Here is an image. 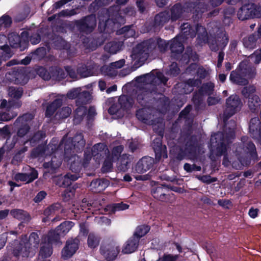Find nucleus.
I'll use <instances>...</instances> for the list:
<instances>
[{
  "instance_id": "f257e3e1",
  "label": "nucleus",
  "mask_w": 261,
  "mask_h": 261,
  "mask_svg": "<svg viewBox=\"0 0 261 261\" xmlns=\"http://www.w3.org/2000/svg\"><path fill=\"white\" fill-rule=\"evenodd\" d=\"M242 103L239 96L236 94L231 95L226 100V109L224 112L223 120L226 127V135L223 132H218L212 135L210 139V145L212 148H216L217 155L221 156L227 152L226 139H233L235 137L236 122L231 120L227 126L226 121L232 116L239 111Z\"/></svg>"
},
{
  "instance_id": "f03ea898",
  "label": "nucleus",
  "mask_w": 261,
  "mask_h": 261,
  "mask_svg": "<svg viewBox=\"0 0 261 261\" xmlns=\"http://www.w3.org/2000/svg\"><path fill=\"white\" fill-rule=\"evenodd\" d=\"M206 10V5L200 0H188L182 5L180 3L173 5L170 9V18L172 22L180 19L184 12L193 14L194 20H198Z\"/></svg>"
},
{
  "instance_id": "7ed1b4c3",
  "label": "nucleus",
  "mask_w": 261,
  "mask_h": 261,
  "mask_svg": "<svg viewBox=\"0 0 261 261\" xmlns=\"http://www.w3.org/2000/svg\"><path fill=\"white\" fill-rule=\"evenodd\" d=\"M74 224L71 221H66L59 225L56 230L49 232L47 238H44V242L42 244L39 253V256L46 258L52 254L51 244L57 242L59 237L64 236L72 228Z\"/></svg>"
},
{
  "instance_id": "20e7f679",
  "label": "nucleus",
  "mask_w": 261,
  "mask_h": 261,
  "mask_svg": "<svg viewBox=\"0 0 261 261\" xmlns=\"http://www.w3.org/2000/svg\"><path fill=\"white\" fill-rule=\"evenodd\" d=\"M236 155L240 163H251L259 159L254 144L247 136L241 137V142L236 145Z\"/></svg>"
},
{
  "instance_id": "39448f33",
  "label": "nucleus",
  "mask_w": 261,
  "mask_h": 261,
  "mask_svg": "<svg viewBox=\"0 0 261 261\" xmlns=\"http://www.w3.org/2000/svg\"><path fill=\"white\" fill-rule=\"evenodd\" d=\"M83 148L85 145V141L82 134H77L73 138H63L59 144V147L64 145V159L65 162H68L75 158L76 154L74 153L73 149L76 145Z\"/></svg>"
},
{
  "instance_id": "423d86ee",
  "label": "nucleus",
  "mask_w": 261,
  "mask_h": 261,
  "mask_svg": "<svg viewBox=\"0 0 261 261\" xmlns=\"http://www.w3.org/2000/svg\"><path fill=\"white\" fill-rule=\"evenodd\" d=\"M120 6L117 4L110 6L107 10L109 18L107 20H106L105 22H102L99 21L98 24V30L100 32L103 33L101 34L100 36L97 37L96 38V42L99 43L100 45L102 44L105 41L104 34L105 33H107L108 32L107 27L109 19H111L113 20L114 23H116L117 21V19L121 16V13L120 12Z\"/></svg>"
},
{
  "instance_id": "0eeeda50",
  "label": "nucleus",
  "mask_w": 261,
  "mask_h": 261,
  "mask_svg": "<svg viewBox=\"0 0 261 261\" xmlns=\"http://www.w3.org/2000/svg\"><path fill=\"white\" fill-rule=\"evenodd\" d=\"M237 17L241 21L261 18V6L251 3L244 4L238 11Z\"/></svg>"
},
{
  "instance_id": "6e6552de",
  "label": "nucleus",
  "mask_w": 261,
  "mask_h": 261,
  "mask_svg": "<svg viewBox=\"0 0 261 261\" xmlns=\"http://www.w3.org/2000/svg\"><path fill=\"white\" fill-rule=\"evenodd\" d=\"M38 244L39 237L37 233L33 232L31 234L28 242L22 241L17 252L16 251L15 253L23 257L32 256L36 252Z\"/></svg>"
},
{
  "instance_id": "1a4fd4ad",
  "label": "nucleus",
  "mask_w": 261,
  "mask_h": 261,
  "mask_svg": "<svg viewBox=\"0 0 261 261\" xmlns=\"http://www.w3.org/2000/svg\"><path fill=\"white\" fill-rule=\"evenodd\" d=\"M74 27L82 34L86 35L92 33L96 27L97 21L95 14H90L73 21Z\"/></svg>"
},
{
  "instance_id": "9d476101",
  "label": "nucleus",
  "mask_w": 261,
  "mask_h": 261,
  "mask_svg": "<svg viewBox=\"0 0 261 261\" xmlns=\"http://www.w3.org/2000/svg\"><path fill=\"white\" fill-rule=\"evenodd\" d=\"M119 244L114 240H105L100 248V254L108 261L114 260L120 252Z\"/></svg>"
},
{
  "instance_id": "9b49d317",
  "label": "nucleus",
  "mask_w": 261,
  "mask_h": 261,
  "mask_svg": "<svg viewBox=\"0 0 261 261\" xmlns=\"http://www.w3.org/2000/svg\"><path fill=\"white\" fill-rule=\"evenodd\" d=\"M170 19V13L165 10L156 14L152 21L146 22L144 25L147 32H155L162 28Z\"/></svg>"
},
{
  "instance_id": "f8f14e48",
  "label": "nucleus",
  "mask_w": 261,
  "mask_h": 261,
  "mask_svg": "<svg viewBox=\"0 0 261 261\" xmlns=\"http://www.w3.org/2000/svg\"><path fill=\"white\" fill-rule=\"evenodd\" d=\"M69 171L63 177L56 181L59 186H68L71 182L77 180L82 174V168L83 164H70Z\"/></svg>"
},
{
  "instance_id": "ddd939ff",
  "label": "nucleus",
  "mask_w": 261,
  "mask_h": 261,
  "mask_svg": "<svg viewBox=\"0 0 261 261\" xmlns=\"http://www.w3.org/2000/svg\"><path fill=\"white\" fill-rule=\"evenodd\" d=\"M255 88L254 86H246L242 90V94L246 98H248V107L252 113H257L260 109V98L255 95Z\"/></svg>"
},
{
  "instance_id": "4468645a",
  "label": "nucleus",
  "mask_w": 261,
  "mask_h": 261,
  "mask_svg": "<svg viewBox=\"0 0 261 261\" xmlns=\"http://www.w3.org/2000/svg\"><path fill=\"white\" fill-rule=\"evenodd\" d=\"M138 48L140 49L139 52L137 54V56L141 59V55L143 54L145 55V60H146L150 53H155L156 51V45L155 37L151 38L148 40H145L139 45Z\"/></svg>"
},
{
  "instance_id": "2eb2a0df",
  "label": "nucleus",
  "mask_w": 261,
  "mask_h": 261,
  "mask_svg": "<svg viewBox=\"0 0 261 261\" xmlns=\"http://www.w3.org/2000/svg\"><path fill=\"white\" fill-rule=\"evenodd\" d=\"M106 145L102 143H97L92 148L91 151L86 150L84 152V162L83 163H88L92 157L98 160L97 163H100L101 157L103 158V151Z\"/></svg>"
},
{
  "instance_id": "dca6fc26",
  "label": "nucleus",
  "mask_w": 261,
  "mask_h": 261,
  "mask_svg": "<svg viewBox=\"0 0 261 261\" xmlns=\"http://www.w3.org/2000/svg\"><path fill=\"white\" fill-rule=\"evenodd\" d=\"M124 147L123 145H120L113 147L111 153L107 146L103 151L106 158L103 163H113L119 159L121 153L123 151Z\"/></svg>"
},
{
  "instance_id": "f3484780",
  "label": "nucleus",
  "mask_w": 261,
  "mask_h": 261,
  "mask_svg": "<svg viewBox=\"0 0 261 261\" xmlns=\"http://www.w3.org/2000/svg\"><path fill=\"white\" fill-rule=\"evenodd\" d=\"M8 40L12 48H19L21 51L24 50L28 47V39L22 38L18 34L12 33L9 35Z\"/></svg>"
},
{
  "instance_id": "a211bd4d",
  "label": "nucleus",
  "mask_w": 261,
  "mask_h": 261,
  "mask_svg": "<svg viewBox=\"0 0 261 261\" xmlns=\"http://www.w3.org/2000/svg\"><path fill=\"white\" fill-rule=\"evenodd\" d=\"M261 42V24L257 32H255L248 37L243 39V44L245 48L253 49L256 46L257 41Z\"/></svg>"
},
{
  "instance_id": "6ab92c4d",
  "label": "nucleus",
  "mask_w": 261,
  "mask_h": 261,
  "mask_svg": "<svg viewBox=\"0 0 261 261\" xmlns=\"http://www.w3.org/2000/svg\"><path fill=\"white\" fill-rule=\"evenodd\" d=\"M152 148L155 153L156 161L159 162L162 158L166 159L168 157L167 147L163 145L162 140L159 138H155L152 142Z\"/></svg>"
},
{
  "instance_id": "aec40b11",
  "label": "nucleus",
  "mask_w": 261,
  "mask_h": 261,
  "mask_svg": "<svg viewBox=\"0 0 261 261\" xmlns=\"http://www.w3.org/2000/svg\"><path fill=\"white\" fill-rule=\"evenodd\" d=\"M169 48L172 57L175 60L178 59L180 54L183 53L185 49L181 39L178 36L174 37L171 40Z\"/></svg>"
},
{
  "instance_id": "412c9836",
  "label": "nucleus",
  "mask_w": 261,
  "mask_h": 261,
  "mask_svg": "<svg viewBox=\"0 0 261 261\" xmlns=\"http://www.w3.org/2000/svg\"><path fill=\"white\" fill-rule=\"evenodd\" d=\"M249 130L250 136L257 139L261 144V122L257 117L251 118L250 120Z\"/></svg>"
},
{
  "instance_id": "4be33fe9",
  "label": "nucleus",
  "mask_w": 261,
  "mask_h": 261,
  "mask_svg": "<svg viewBox=\"0 0 261 261\" xmlns=\"http://www.w3.org/2000/svg\"><path fill=\"white\" fill-rule=\"evenodd\" d=\"M79 240L77 239L69 240L62 251V256L64 259L71 257L79 248Z\"/></svg>"
},
{
  "instance_id": "5701e85b",
  "label": "nucleus",
  "mask_w": 261,
  "mask_h": 261,
  "mask_svg": "<svg viewBox=\"0 0 261 261\" xmlns=\"http://www.w3.org/2000/svg\"><path fill=\"white\" fill-rule=\"evenodd\" d=\"M197 25H192L188 23H184L181 26V36L179 37L183 40L193 38L196 35Z\"/></svg>"
},
{
  "instance_id": "b1692460",
  "label": "nucleus",
  "mask_w": 261,
  "mask_h": 261,
  "mask_svg": "<svg viewBox=\"0 0 261 261\" xmlns=\"http://www.w3.org/2000/svg\"><path fill=\"white\" fill-rule=\"evenodd\" d=\"M28 167L30 168L29 172L26 173H18L15 175L14 178L16 181L29 183L37 178V172L35 169L31 168L29 166H28Z\"/></svg>"
},
{
  "instance_id": "393cba45",
  "label": "nucleus",
  "mask_w": 261,
  "mask_h": 261,
  "mask_svg": "<svg viewBox=\"0 0 261 261\" xmlns=\"http://www.w3.org/2000/svg\"><path fill=\"white\" fill-rule=\"evenodd\" d=\"M138 238L132 236L124 244L122 252L124 254H129L135 252L139 245Z\"/></svg>"
},
{
  "instance_id": "a878e982",
  "label": "nucleus",
  "mask_w": 261,
  "mask_h": 261,
  "mask_svg": "<svg viewBox=\"0 0 261 261\" xmlns=\"http://www.w3.org/2000/svg\"><path fill=\"white\" fill-rule=\"evenodd\" d=\"M6 76L8 81L18 84L21 83L22 79L24 77V74L21 69L14 68L7 72Z\"/></svg>"
},
{
  "instance_id": "bb28decb",
  "label": "nucleus",
  "mask_w": 261,
  "mask_h": 261,
  "mask_svg": "<svg viewBox=\"0 0 261 261\" xmlns=\"http://www.w3.org/2000/svg\"><path fill=\"white\" fill-rule=\"evenodd\" d=\"M198 142L196 138L194 136L191 137L186 142L185 144V151L188 153V155L191 157L196 156Z\"/></svg>"
},
{
  "instance_id": "cd10ccee",
  "label": "nucleus",
  "mask_w": 261,
  "mask_h": 261,
  "mask_svg": "<svg viewBox=\"0 0 261 261\" xmlns=\"http://www.w3.org/2000/svg\"><path fill=\"white\" fill-rule=\"evenodd\" d=\"M48 38L55 49L61 50L66 48L67 43L62 37L52 33L48 35Z\"/></svg>"
},
{
  "instance_id": "c85d7f7f",
  "label": "nucleus",
  "mask_w": 261,
  "mask_h": 261,
  "mask_svg": "<svg viewBox=\"0 0 261 261\" xmlns=\"http://www.w3.org/2000/svg\"><path fill=\"white\" fill-rule=\"evenodd\" d=\"M196 35V45L202 46L206 44L210 38L208 37L207 33L205 27L199 24H197Z\"/></svg>"
},
{
  "instance_id": "c756f323",
  "label": "nucleus",
  "mask_w": 261,
  "mask_h": 261,
  "mask_svg": "<svg viewBox=\"0 0 261 261\" xmlns=\"http://www.w3.org/2000/svg\"><path fill=\"white\" fill-rule=\"evenodd\" d=\"M237 68L247 79H252L255 75V69L245 62H241Z\"/></svg>"
},
{
  "instance_id": "7c9ffc66",
  "label": "nucleus",
  "mask_w": 261,
  "mask_h": 261,
  "mask_svg": "<svg viewBox=\"0 0 261 261\" xmlns=\"http://www.w3.org/2000/svg\"><path fill=\"white\" fill-rule=\"evenodd\" d=\"M230 81L237 85L245 86L248 84V80L241 73L238 68L233 70L230 74Z\"/></svg>"
},
{
  "instance_id": "2f4dec72",
  "label": "nucleus",
  "mask_w": 261,
  "mask_h": 261,
  "mask_svg": "<svg viewBox=\"0 0 261 261\" xmlns=\"http://www.w3.org/2000/svg\"><path fill=\"white\" fill-rule=\"evenodd\" d=\"M63 105V99L62 98H56L46 107L45 112L46 117H51L56 110L60 108Z\"/></svg>"
},
{
  "instance_id": "473e14b6",
  "label": "nucleus",
  "mask_w": 261,
  "mask_h": 261,
  "mask_svg": "<svg viewBox=\"0 0 261 261\" xmlns=\"http://www.w3.org/2000/svg\"><path fill=\"white\" fill-rule=\"evenodd\" d=\"M118 103L121 109L123 110H129L132 108L134 100L130 96L122 95L119 98Z\"/></svg>"
},
{
  "instance_id": "72a5a7b5",
  "label": "nucleus",
  "mask_w": 261,
  "mask_h": 261,
  "mask_svg": "<svg viewBox=\"0 0 261 261\" xmlns=\"http://www.w3.org/2000/svg\"><path fill=\"white\" fill-rule=\"evenodd\" d=\"M50 76L53 80L60 81L66 78V73L61 68L58 66L50 67Z\"/></svg>"
},
{
  "instance_id": "f704fd0d",
  "label": "nucleus",
  "mask_w": 261,
  "mask_h": 261,
  "mask_svg": "<svg viewBox=\"0 0 261 261\" xmlns=\"http://www.w3.org/2000/svg\"><path fill=\"white\" fill-rule=\"evenodd\" d=\"M151 94L147 92H142L137 95V102L143 107H147L151 103Z\"/></svg>"
},
{
  "instance_id": "c9c22d12",
  "label": "nucleus",
  "mask_w": 261,
  "mask_h": 261,
  "mask_svg": "<svg viewBox=\"0 0 261 261\" xmlns=\"http://www.w3.org/2000/svg\"><path fill=\"white\" fill-rule=\"evenodd\" d=\"M77 108L74 112V123L78 124L83 119L84 117L87 115V109L86 106L79 105L76 106Z\"/></svg>"
},
{
  "instance_id": "e433bc0d",
  "label": "nucleus",
  "mask_w": 261,
  "mask_h": 261,
  "mask_svg": "<svg viewBox=\"0 0 261 261\" xmlns=\"http://www.w3.org/2000/svg\"><path fill=\"white\" fill-rule=\"evenodd\" d=\"M91 95L89 91H83L79 95L77 99L75 100L76 106H84L90 102Z\"/></svg>"
},
{
  "instance_id": "4c0bfd02",
  "label": "nucleus",
  "mask_w": 261,
  "mask_h": 261,
  "mask_svg": "<svg viewBox=\"0 0 261 261\" xmlns=\"http://www.w3.org/2000/svg\"><path fill=\"white\" fill-rule=\"evenodd\" d=\"M122 45V43L120 42L112 41L107 43L105 45L104 48L106 51L112 54H115L120 50Z\"/></svg>"
},
{
  "instance_id": "58836bf2",
  "label": "nucleus",
  "mask_w": 261,
  "mask_h": 261,
  "mask_svg": "<svg viewBox=\"0 0 261 261\" xmlns=\"http://www.w3.org/2000/svg\"><path fill=\"white\" fill-rule=\"evenodd\" d=\"M166 189L161 187H158L155 189H153L152 191V194L153 196L162 201H168L167 195L165 193Z\"/></svg>"
},
{
  "instance_id": "ea45409f",
  "label": "nucleus",
  "mask_w": 261,
  "mask_h": 261,
  "mask_svg": "<svg viewBox=\"0 0 261 261\" xmlns=\"http://www.w3.org/2000/svg\"><path fill=\"white\" fill-rule=\"evenodd\" d=\"M215 85L212 82H207L203 83L198 89L199 93H201L203 96H211L213 94L214 91Z\"/></svg>"
},
{
  "instance_id": "a19ab883",
  "label": "nucleus",
  "mask_w": 261,
  "mask_h": 261,
  "mask_svg": "<svg viewBox=\"0 0 261 261\" xmlns=\"http://www.w3.org/2000/svg\"><path fill=\"white\" fill-rule=\"evenodd\" d=\"M113 0H95L89 6V11L91 12H96L103 6L108 5Z\"/></svg>"
},
{
  "instance_id": "79ce46f5",
  "label": "nucleus",
  "mask_w": 261,
  "mask_h": 261,
  "mask_svg": "<svg viewBox=\"0 0 261 261\" xmlns=\"http://www.w3.org/2000/svg\"><path fill=\"white\" fill-rule=\"evenodd\" d=\"M133 25H125L116 32L118 35H124L126 38L134 37L135 35V31L133 29Z\"/></svg>"
},
{
  "instance_id": "37998d69",
  "label": "nucleus",
  "mask_w": 261,
  "mask_h": 261,
  "mask_svg": "<svg viewBox=\"0 0 261 261\" xmlns=\"http://www.w3.org/2000/svg\"><path fill=\"white\" fill-rule=\"evenodd\" d=\"M46 137L45 133L42 130H38L35 133L32 137L29 139L30 144L35 146L40 143L42 140Z\"/></svg>"
},
{
  "instance_id": "c03bdc74",
  "label": "nucleus",
  "mask_w": 261,
  "mask_h": 261,
  "mask_svg": "<svg viewBox=\"0 0 261 261\" xmlns=\"http://www.w3.org/2000/svg\"><path fill=\"white\" fill-rule=\"evenodd\" d=\"M12 23V18L8 15H3L0 17V31L10 27Z\"/></svg>"
},
{
  "instance_id": "a18cd8bd",
  "label": "nucleus",
  "mask_w": 261,
  "mask_h": 261,
  "mask_svg": "<svg viewBox=\"0 0 261 261\" xmlns=\"http://www.w3.org/2000/svg\"><path fill=\"white\" fill-rule=\"evenodd\" d=\"M72 112L69 107H64L59 110L56 114L55 117L58 119H64L68 117Z\"/></svg>"
},
{
  "instance_id": "49530a36",
  "label": "nucleus",
  "mask_w": 261,
  "mask_h": 261,
  "mask_svg": "<svg viewBox=\"0 0 261 261\" xmlns=\"http://www.w3.org/2000/svg\"><path fill=\"white\" fill-rule=\"evenodd\" d=\"M12 215L19 220L28 221L30 219L29 214L21 210H14L11 212Z\"/></svg>"
},
{
  "instance_id": "de8ad7c7",
  "label": "nucleus",
  "mask_w": 261,
  "mask_h": 261,
  "mask_svg": "<svg viewBox=\"0 0 261 261\" xmlns=\"http://www.w3.org/2000/svg\"><path fill=\"white\" fill-rule=\"evenodd\" d=\"M155 40L156 51L162 53H165L169 45V43L159 37H155Z\"/></svg>"
},
{
  "instance_id": "09e8293b",
  "label": "nucleus",
  "mask_w": 261,
  "mask_h": 261,
  "mask_svg": "<svg viewBox=\"0 0 261 261\" xmlns=\"http://www.w3.org/2000/svg\"><path fill=\"white\" fill-rule=\"evenodd\" d=\"M90 186L92 190L94 189L96 192H100L107 186V182L101 179H96L91 182Z\"/></svg>"
},
{
  "instance_id": "8fccbe9b",
  "label": "nucleus",
  "mask_w": 261,
  "mask_h": 261,
  "mask_svg": "<svg viewBox=\"0 0 261 261\" xmlns=\"http://www.w3.org/2000/svg\"><path fill=\"white\" fill-rule=\"evenodd\" d=\"M218 43L219 47V49L223 50L226 45H227L229 41V37L226 33L218 34L217 35Z\"/></svg>"
},
{
  "instance_id": "3c124183",
  "label": "nucleus",
  "mask_w": 261,
  "mask_h": 261,
  "mask_svg": "<svg viewBox=\"0 0 261 261\" xmlns=\"http://www.w3.org/2000/svg\"><path fill=\"white\" fill-rule=\"evenodd\" d=\"M150 230V228L147 225H140L138 226L134 232L133 237H136L138 238L139 241L140 239L145 236Z\"/></svg>"
},
{
  "instance_id": "603ef678",
  "label": "nucleus",
  "mask_w": 261,
  "mask_h": 261,
  "mask_svg": "<svg viewBox=\"0 0 261 261\" xmlns=\"http://www.w3.org/2000/svg\"><path fill=\"white\" fill-rule=\"evenodd\" d=\"M203 96V95L201 93H199V90L195 92L193 94L192 101L196 110H198L200 109V107L202 103Z\"/></svg>"
},
{
  "instance_id": "864d4df0",
  "label": "nucleus",
  "mask_w": 261,
  "mask_h": 261,
  "mask_svg": "<svg viewBox=\"0 0 261 261\" xmlns=\"http://www.w3.org/2000/svg\"><path fill=\"white\" fill-rule=\"evenodd\" d=\"M17 116V114L12 112L10 110H7L6 112H0V123L2 121H8Z\"/></svg>"
},
{
  "instance_id": "5fc2aeb1",
  "label": "nucleus",
  "mask_w": 261,
  "mask_h": 261,
  "mask_svg": "<svg viewBox=\"0 0 261 261\" xmlns=\"http://www.w3.org/2000/svg\"><path fill=\"white\" fill-rule=\"evenodd\" d=\"M77 73L82 77H87L89 76L90 70L88 69V67L85 64H79L76 69Z\"/></svg>"
},
{
  "instance_id": "6e6d98bb",
  "label": "nucleus",
  "mask_w": 261,
  "mask_h": 261,
  "mask_svg": "<svg viewBox=\"0 0 261 261\" xmlns=\"http://www.w3.org/2000/svg\"><path fill=\"white\" fill-rule=\"evenodd\" d=\"M45 150L44 146L39 145L32 150L31 156L33 158L43 156L45 154Z\"/></svg>"
},
{
  "instance_id": "4d7b16f0",
  "label": "nucleus",
  "mask_w": 261,
  "mask_h": 261,
  "mask_svg": "<svg viewBox=\"0 0 261 261\" xmlns=\"http://www.w3.org/2000/svg\"><path fill=\"white\" fill-rule=\"evenodd\" d=\"M9 95L11 97L18 99L21 97L23 91L22 88H15L12 87L9 88Z\"/></svg>"
},
{
  "instance_id": "13d9d810",
  "label": "nucleus",
  "mask_w": 261,
  "mask_h": 261,
  "mask_svg": "<svg viewBox=\"0 0 261 261\" xmlns=\"http://www.w3.org/2000/svg\"><path fill=\"white\" fill-rule=\"evenodd\" d=\"M0 49L3 50L2 53V58L4 60H7L12 56L13 54L8 45H3L0 47Z\"/></svg>"
},
{
  "instance_id": "bf43d9fd",
  "label": "nucleus",
  "mask_w": 261,
  "mask_h": 261,
  "mask_svg": "<svg viewBox=\"0 0 261 261\" xmlns=\"http://www.w3.org/2000/svg\"><path fill=\"white\" fill-rule=\"evenodd\" d=\"M37 73L39 76L44 80L48 81L51 79L50 68L49 69V71H48L45 68L40 67L37 69Z\"/></svg>"
},
{
  "instance_id": "052dcab7",
  "label": "nucleus",
  "mask_w": 261,
  "mask_h": 261,
  "mask_svg": "<svg viewBox=\"0 0 261 261\" xmlns=\"http://www.w3.org/2000/svg\"><path fill=\"white\" fill-rule=\"evenodd\" d=\"M137 118L142 122H145L148 119V114L145 108L139 109L136 111V114Z\"/></svg>"
},
{
  "instance_id": "680f3d73",
  "label": "nucleus",
  "mask_w": 261,
  "mask_h": 261,
  "mask_svg": "<svg viewBox=\"0 0 261 261\" xmlns=\"http://www.w3.org/2000/svg\"><path fill=\"white\" fill-rule=\"evenodd\" d=\"M210 49L214 52L217 51L219 49L217 38L210 37L207 42Z\"/></svg>"
},
{
  "instance_id": "e2e57ef3",
  "label": "nucleus",
  "mask_w": 261,
  "mask_h": 261,
  "mask_svg": "<svg viewBox=\"0 0 261 261\" xmlns=\"http://www.w3.org/2000/svg\"><path fill=\"white\" fill-rule=\"evenodd\" d=\"M149 168L148 164H135L133 170L134 173L141 174L146 172Z\"/></svg>"
},
{
  "instance_id": "0e129e2a",
  "label": "nucleus",
  "mask_w": 261,
  "mask_h": 261,
  "mask_svg": "<svg viewBox=\"0 0 261 261\" xmlns=\"http://www.w3.org/2000/svg\"><path fill=\"white\" fill-rule=\"evenodd\" d=\"M30 127L27 123L22 124L17 130V135L19 137H23L30 130Z\"/></svg>"
},
{
  "instance_id": "69168bd1",
  "label": "nucleus",
  "mask_w": 261,
  "mask_h": 261,
  "mask_svg": "<svg viewBox=\"0 0 261 261\" xmlns=\"http://www.w3.org/2000/svg\"><path fill=\"white\" fill-rule=\"evenodd\" d=\"M26 147H23L20 150H18L14 155L13 160L11 163H13V161H16L17 162H20L22 161V159L24 157V153L27 151Z\"/></svg>"
},
{
  "instance_id": "338daca9",
  "label": "nucleus",
  "mask_w": 261,
  "mask_h": 261,
  "mask_svg": "<svg viewBox=\"0 0 261 261\" xmlns=\"http://www.w3.org/2000/svg\"><path fill=\"white\" fill-rule=\"evenodd\" d=\"M191 57V56L187 53L181 54H180V57L178 59L176 60L178 61L179 63L181 65H185L189 64Z\"/></svg>"
},
{
  "instance_id": "774afa93",
  "label": "nucleus",
  "mask_w": 261,
  "mask_h": 261,
  "mask_svg": "<svg viewBox=\"0 0 261 261\" xmlns=\"http://www.w3.org/2000/svg\"><path fill=\"white\" fill-rule=\"evenodd\" d=\"M99 244L98 239L92 234H90L88 239V244L91 248H95Z\"/></svg>"
}]
</instances>
